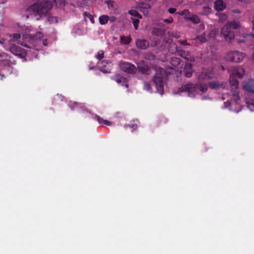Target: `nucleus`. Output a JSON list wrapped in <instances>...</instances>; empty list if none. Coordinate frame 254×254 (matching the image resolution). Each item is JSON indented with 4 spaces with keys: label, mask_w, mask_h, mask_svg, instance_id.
I'll use <instances>...</instances> for the list:
<instances>
[{
    "label": "nucleus",
    "mask_w": 254,
    "mask_h": 254,
    "mask_svg": "<svg viewBox=\"0 0 254 254\" xmlns=\"http://www.w3.org/2000/svg\"><path fill=\"white\" fill-rule=\"evenodd\" d=\"M55 4L57 7L63 8L65 4L64 0H38L36 2L31 5L28 11L32 12L35 19L40 20L45 16Z\"/></svg>",
    "instance_id": "f257e3e1"
},
{
    "label": "nucleus",
    "mask_w": 254,
    "mask_h": 254,
    "mask_svg": "<svg viewBox=\"0 0 254 254\" xmlns=\"http://www.w3.org/2000/svg\"><path fill=\"white\" fill-rule=\"evenodd\" d=\"M166 70L161 67L156 68V74L152 78V81L155 84L157 92L160 95L164 94L163 77L166 76Z\"/></svg>",
    "instance_id": "f03ea898"
},
{
    "label": "nucleus",
    "mask_w": 254,
    "mask_h": 254,
    "mask_svg": "<svg viewBox=\"0 0 254 254\" xmlns=\"http://www.w3.org/2000/svg\"><path fill=\"white\" fill-rule=\"evenodd\" d=\"M240 26V23L237 21L228 22L221 30V36L228 42H231L234 37L233 30L237 29Z\"/></svg>",
    "instance_id": "7ed1b4c3"
},
{
    "label": "nucleus",
    "mask_w": 254,
    "mask_h": 254,
    "mask_svg": "<svg viewBox=\"0 0 254 254\" xmlns=\"http://www.w3.org/2000/svg\"><path fill=\"white\" fill-rule=\"evenodd\" d=\"M244 73V70L242 67H239L234 74L230 76L229 81L231 85V90L233 96L238 97L239 82L236 77L242 78Z\"/></svg>",
    "instance_id": "20e7f679"
},
{
    "label": "nucleus",
    "mask_w": 254,
    "mask_h": 254,
    "mask_svg": "<svg viewBox=\"0 0 254 254\" xmlns=\"http://www.w3.org/2000/svg\"><path fill=\"white\" fill-rule=\"evenodd\" d=\"M198 88H199V90L200 91L206 92L208 89V86L206 84L200 83V82H199V85L197 84L189 83L180 87L179 91L180 92H187L188 93V95L190 96L196 91Z\"/></svg>",
    "instance_id": "39448f33"
},
{
    "label": "nucleus",
    "mask_w": 254,
    "mask_h": 254,
    "mask_svg": "<svg viewBox=\"0 0 254 254\" xmlns=\"http://www.w3.org/2000/svg\"><path fill=\"white\" fill-rule=\"evenodd\" d=\"M245 56L244 53L238 51H231L225 57L226 61L232 62L240 63L243 60Z\"/></svg>",
    "instance_id": "423d86ee"
},
{
    "label": "nucleus",
    "mask_w": 254,
    "mask_h": 254,
    "mask_svg": "<svg viewBox=\"0 0 254 254\" xmlns=\"http://www.w3.org/2000/svg\"><path fill=\"white\" fill-rule=\"evenodd\" d=\"M119 66L122 70L129 74H134L136 71V68L133 64L125 61H121Z\"/></svg>",
    "instance_id": "0eeeda50"
},
{
    "label": "nucleus",
    "mask_w": 254,
    "mask_h": 254,
    "mask_svg": "<svg viewBox=\"0 0 254 254\" xmlns=\"http://www.w3.org/2000/svg\"><path fill=\"white\" fill-rule=\"evenodd\" d=\"M10 51L14 55L20 59H24L27 55V53L24 49L15 45H13L10 47Z\"/></svg>",
    "instance_id": "6e6552de"
},
{
    "label": "nucleus",
    "mask_w": 254,
    "mask_h": 254,
    "mask_svg": "<svg viewBox=\"0 0 254 254\" xmlns=\"http://www.w3.org/2000/svg\"><path fill=\"white\" fill-rule=\"evenodd\" d=\"M111 79L122 86H125L127 88L128 87L127 79L120 74L113 75Z\"/></svg>",
    "instance_id": "1a4fd4ad"
},
{
    "label": "nucleus",
    "mask_w": 254,
    "mask_h": 254,
    "mask_svg": "<svg viewBox=\"0 0 254 254\" xmlns=\"http://www.w3.org/2000/svg\"><path fill=\"white\" fill-rule=\"evenodd\" d=\"M213 77V73L208 69H203L198 77L199 82L202 80H209Z\"/></svg>",
    "instance_id": "9d476101"
},
{
    "label": "nucleus",
    "mask_w": 254,
    "mask_h": 254,
    "mask_svg": "<svg viewBox=\"0 0 254 254\" xmlns=\"http://www.w3.org/2000/svg\"><path fill=\"white\" fill-rule=\"evenodd\" d=\"M170 46L175 50L177 55L180 57L183 58H186L188 56V52H186L184 50L179 49L176 43H172Z\"/></svg>",
    "instance_id": "9b49d317"
},
{
    "label": "nucleus",
    "mask_w": 254,
    "mask_h": 254,
    "mask_svg": "<svg viewBox=\"0 0 254 254\" xmlns=\"http://www.w3.org/2000/svg\"><path fill=\"white\" fill-rule=\"evenodd\" d=\"M136 45L138 48L141 50H145L149 46V42L148 41L144 39H138L136 41Z\"/></svg>",
    "instance_id": "f8f14e48"
},
{
    "label": "nucleus",
    "mask_w": 254,
    "mask_h": 254,
    "mask_svg": "<svg viewBox=\"0 0 254 254\" xmlns=\"http://www.w3.org/2000/svg\"><path fill=\"white\" fill-rule=\"evenodd\" d=\"M186 19L190 21L193 24H198L200 22L199 17L195 14H190V12L186 16Z\"/></svg>",
    "instance_id": "ddd939ff"
},
{
    "label": "nucleus",
    "mask_w": 254,
    "mask_h": 254,
    "mask_svg": "<svg viewBox=\"0 0 254 254\" xmlns=\"http://www.w3.org/2000/svg\"><path fill=\"white\" fill-rule=\"evenodd\" d=\"M184 75L187 77H190L192 74V66L190 64H185L184 70Z\"/></svg>",
    "instance_id": "4468645a"
},
{
    "label": "nucleus",
    "mask_w": 254,
    "mask_h": 254,
    "mask_svg": "<svg viewBox=\"0 0 254 254\" xmlns=\"http://www.w3.org/2000/svg\"><path fill=\"white\" fill-rule=\"evenodd\" d=\"M209 87L214 90L218 89L221 87H224V84L222 83H220L217 81H211L208 84Z\"/></svg>",
    "instance_id": "2eb2a0df"
},
{
    "label": "nucleus",
    "mask_w": 254,
    "mask_h": 254,
    "mask_svg": "<svg viewBox=\"0 0 254 254\" xmlns=\"http://www.w3.org/2000/svg\"><path fill=\"white\" fill-rule=\"evenodd\" d=\"M214 7L217 11H221L224 9L225 5L222 0H216L214 3Z\"/></svg>",
    "instance_id": "dca6fc26"
},
{
    "label": "nucleus",
    "mask_w": 254,
    "mask_h": 254,
    "mask_svg": "<svg viewBox=\"0 0 254 254\" xmlns=\"http://www.w3.org/2000/svg\"><path fill=\"white\" fill-rule=\"evenodd\" d=\"M138 71L142 74H148L149 67L143 64H137Z\"/></svg>",
    "instance_id": "f3484780"
},
{
    "label": "nucleus",
    "mask_w": 254,
    "mask_h": 254,
    "mask_svg": "<svg viewBox=\"0 0 254 254\" xmlns=\"http://www.w3.org/2000/svg\"><path fill=\"white\" fill-rule=\"evenodd\" d=\"M94 119L96 120L99 124L101 125H105L107 126H110L111 123L110 122L104 120L102 118H101L99 116L95 115L94 117Z\"/></svg>",
    "instance_id": "a211bd4d"
},
{
    "label": "nucleus",
    "mask_w": 254,
    "mask_h": 254,
    "mask_svg": "<svg viewBox=\"0 0 254 254\" xmlns=\"http://www.w3.org/2000/svg\"><path fill=\"white\" fill-rule=\"evenodd\" d=\"M181 61V60L180 58L174 57L171 58L170 64L172 66L176 67L180 64Z\"/></svg>",
    "instance_id": "6ab92c4d"
},
{
    "label": "nucleus",
    "mask_w": 254,
    "mask_h": 254,
    "mask_svg": "<svg viewBox=\"0 0 254 254\" xmlns=\"http://www.w3.org/2000/svg\"><path fill=\"white\" fill-rule=\"evenodd\" d=\"M109 16L106 15H103L99 17V23L101 25H104L106 24L109 20Z\"/></svg>",
    "instance_id": "aec40b11"
},
{
    "label": "nucleus",
    "mask_w": 254,
    "mask_h": 254,
    "mask_svg": "<svg viewBox=\"0 0 254 254\" xmlns=\"http://www.w3.org/2000/svg\"><path fill=\"white\" fill-rule=\"evenodd\" d=\"M165 32V30L162 28H154L152 30V33L156 36H161Z\"/></svg>",
    "instance_id": "412c9836"
},
{
    "label": "nucleus",
    "mask_w": 254,
    "mask_h": 254,
    "mask_svg": "<svg viewBox=\"0 0 254 254\" xmlns=\"http://www.w3.org/2000/svg\"><path fill=\"white\" fill-rule=\"evenodd\" d=\"M129 14L132 16H133L135 17H137L138 19H140L142 18V15L136 10L134 9L130 10L128 11Z\"/></svg>",
    "instance_id": "4be33fe9"
},
{
    "label": "nucleus",
    "mask_w": 254,
    "mask_h": 254,
    "mask_svg": "<svg viewBox=\"0 0 254 254\" xmlns=\"http://www.w3.org/2000/svg\"><path fill=\"white\" fill-rule=\"evenodd\" d=\"M121 42L124 44L128 45L129 44L131 41V39L129 37H121Z\"/></svg>",
    "instance_id": "5701e85b"
},
{
    "label": "nucleus",
    "mask_w": 254,
    "mask_h": 254,
    "mask_svg": "<svg viewBox=\"0 0 254 254\" xmlns=\"http://www.w3.org/2000/svg\"><path fill=\"white\" fill-rule=\"evenodd\" d=\"M196 39H198L201 43H205L207 41L205 34L202 33L200 35H198L196 37Z\"/></svg>",
    "instance_id": "b1692460"
},
{
    "label": "nucleus",
    "mask_w": 254,
    "mask_h": 254,
    "mask_svg": "<svg viewBox=\"0 0 254 254\" xmlns=\"http://www.w3.org/2000/svg\"><path fill=\"white\" fill-rule=\"evenodd\" d=\"M85 18H88L92 23H94L93 16L88 12H84L83 13Z\"/></svg>",
    "instance_id": "393cba45"
},
{
    "label": "nucleus",
    "mask_w": 254,
    "mask_h": 254,
    "mask_svg": "<svg viewBox=\"0 0 254 254\" xmlns=\"http://www.w3.org/2000/svg\"><path fill=\"white\" fill-rule=\"evenodd\" d=\"M47 20L50 24L58 22L57 17L56 16H49L47 17Z\"/></svg>",
    "instance_id": "a878e982"
},
{
    "label": "nucleus",
    "mask_w": 254,
    "mask_h": 254,
    "mask_svg": "<svg viewBox=\"0 0 254 254\" xmlns=\"http://www.w3.org/2000/svg\"><path fill=\"white\" fill-rule=\"evenodd\" d=\"M190 13V11L188 9H184L182 11H178L177 12V13L179 14V15H184V18L186 19V16L187 15H188V14H189Z\"/></svg>",
    "instance_id": "bb28decb"
},
{
    "label": "nucleus",
    "mask_w": 254,
    "mask_h": 254,
    "mask_svg": "<svg viewBox=\"0 0 254 254\" xmlns=\"http://www.w3.org/2000/svg\"><path fill=\"white\" fill-rule=\"evenodd\" d=\"M78 105V104L77 103L75 102H70L68 103V106L72 110H74L76 107H77Z\"/></svg>",
    "instance_id": "cd10ccee"
},
{
    "label": "nucleus",
    "mask_w": 254,
    "mask_h": 254,
    "mask_svg": "<svg viewBox=\"0 0 254 254\" xmlns=\"http://www.w3.org/2000/svg\"><path fill=\"white\" fill-rule=\"evenodd\" d=\"M144 89L149 92H152V89L151 85L147 82H144Z\"/></svg>",
    "instance_id": "c85d7f7f"
},
{
    "label": "nucleus",
    "mask_w": 254,
    "mask_h": 254,
    "mask_svg": "<svg viewBox=\"0 0 254 254\" xmlns=\"http://www.w3.org/2000/svg\"><path fill=\"white\" fill-rule=\"evenodd\" d=\"M104 52L103 51H100L98 52V54L96 56V58L99 60H101L104 58Z\"/></svg>",
    "instance_id": "c756f323"
},
{
    "label": "nucleus",
    "mask_w": 254,
    "mask_h": 254,
    "mask_svg": "<svg viewBox=\"0 0 254 254\" xmlns=\"http://www.w3.org/2000/svg\"><path fill=\"white\" fill-rule=\"evenodd\" d=\"M43 37V34L40 32H38L33 36V38L35 40L40 39Z\"/></svg>",
    "instance_id": "7c9ffc66"
},
{
    "label": "nucleus",
    "mask_w": 254,
    "mask_h": 254,
    "mask_svg": "<svg viewBox=\"0 0 254 254\" xmlns=\"http://www.w3.org/2000/svg\"><path fill=\"white\" fill-rule=\"evenodd\" d=\"M139 22V20L138 19H134L133 20V24L134 25V29L137 30L138 28V24Z\"/></svg>",
    "instance_id": "2f4dec72"
},
{
    "label": "nucleus",
    "mask_w": 254,
    "mask_h": 254,
    "mask_svg": "<svg viewBox=\"0 0 254 254\" xmlns=\"http://www.w3.org/2000/svg\"><path fill=\"white\" fill-rule=\"evenodd\" d=\"M163 22L170 24L172 23L173 21V19L172 17H170L168 18L164 19L163 20Z\"/></svg>",
    "instance_id": "473e14b6"
},
{
    "label": "nucleus",
    "mask_w": 254,
    "mask_h": 254,
    "mask_svg": "<svg viewBox=\"0 0 254 254\" xmlns=\"http://www.w3.org/2000/svg\"><path fill=\"white\" fill-rule=\"evenodd\" d=\"M178 42L179 44H180L182 45L183 46H190V43H188L186 40H179Z\"/></svg>",
    "instance_id": "72a5a7b5"
},
{
    "label": "nucleus",
    "mask_w": 254,
    "mask_h": 254,
    "mask_svg": "<svg viewBox=\"0 0 254 254\" xmlns=\"http://www.w3.org/2000/svg\"><path fill=\"white\" fill-rule=\"evenodd\" d=\"M141 7L144 8L148 9L151 7V6L148 3H141Z\"/></svg>",
    "instance_id": "f704fd0d"
},
{
    "label": "nucleus",
    "mask_w": 254,
    "mask_h": 254,
    "mask_svg": "<svg viewBox=\"0 0 254 254\" xmlns=\"http://www.w3.org/2000/svg\"><path fill=\"white\" fill-rule=\"evenodd\" d=\"M168 11L171 14L174 13L176 11V8L170 7L168 9Z\"/></svg>",
    "instance_id": "c9c22d12"
},
{
    "label": "nucleus",
    "mask_w": 254,
    "mask_h": 254,
    "mask_svg": "<svg viewBox=\"0 0 254 254\" xmlns=\"http://www.w3.org/2000/svg\"><path fill=\"white\" fill-rule=\"evenodd\" d=\"M20 35L18 33L14 34L13 35V37L16 40H18L20 38Z\"/></svg>",
    "instance_id": "e433bc0d"
},
{
    "label": "nucleus",
    "mask_w": 254,
    "mask_h": 254,
    "mask_svg": "<svg viewBox=\"0 0 254 254\" xmlns=\"http://www.w3.org/2000/svg\"><path fill=\"white\" fill-rule=\"evenodd\" d=\"M220 18L222 20H226L227 19L226 14L224 13H221L220 15Z\"/></svg>",
    "instance_id": "4c0bfd02"
},
{
    "label": "nucleus",
    "mask_w": 254,
    "mask_h": 254,
    "mask_svg": "<svg viewBox=\"0 0 254 254\" xmlns=\"http://www.w3.org/2000/svg\"><path fill=\"white\" fill-rule=\"evenodd\" d=\"M88 0H78V2L81 5L86 4Z\"/></svg>",
    "instance_id": "58836bf2"
},
{
    "label": "nucleus",
    "mask_w": 254,
    "mask_h": 254,
    "mask_svg": "<svg viewBox=\"0 0 254 254\" xmlns=\"http://www.w3.org/2000/svg\"><path fill=\"white\" fill-rule=\"evenodd\" d=\"M128 126L133 128V129H136L137 127V126L136 124H132L131 126L128 125Z\"/></svg>",
    "instance_id": "ea45409f"
},
{
    "label": "nucleus",
    "mask_w": 254,
    "mask_h": 254,
    "mask_svg": "<svg viewBox=\"0 0 254 254\" xmlns=\"http://www.w3.org/2000/svg\"><path fill=\"white\" fill-rule=\"evenodd\" d=\"M251 21H252V24H253L252 29H253V30L254 31V17L252 18V19Z\"/></svg>",
    "instance_id": "a19ab883"
},
{
    "label": "nucleus",
    "mask_w": 254,
    "mask_h": 254,
    "mask_svg": "<svg viewBox=\"0 0 254 254\" xmlns=\"http://www.w3.org/2000/svg\"><path fill=\"white\" fill-rule=\"evenodd\" d=\"M233 11L236 13H240V11L238 9H236L233 10Z\"/></svg>",
    "instance_id": "79ce46f5"
},
{
    "label": "nucleus",
    "mask_w": 254,
    "mask_h": 254,
    "mask_svg": "<svg viewBox=\"0 0 254 254\" xmlns=\"http://www.w3.org/2000/svg\"><path fill=\"white\" fill-rule=\"evenodd\" d=\"M43 44L45 46H47L48 45V42H47V40H45L43 41Z\"/></svg>",
    "instance_id": "37998d69"
},
{
    "label": "nucleus",
    "mask_w": 254,
    "mask_h": 254,
    "mask_svg": "<svg viewBox=\"0 0 254 254\" xmlns=\"http://www.w3.org/2000/svg\"><path fill=\"white\" fill-rule=\"evenodd\" d=\"M237 42H238V43H242L244 42V40L243 39H242V40L238 39V40H237Z\"/></svg>",
    "instance_id": "c03bdc74"
},
{
    "label": "nucleus",
    "mask_w": 254,
    "mask_h": 254,
    "mask_svg": "<svg viewBox=\"0 0 254 254\" xmlns=\"http://www.w3.org/2000/svg\"><path fill=\"white\" fill-rule=\"evenodd\" d=\"M4 75L0 74V79L2 80L3 78H4Z\"/></svg>",
    "instance_id": "a18cd8bd"
},
{
    "label": "nucleus",
    "mask_w": 254,
    "mask_h": 254,
    "mask_svg": "<svg viewBox=\"0 0 254 254\" xmlns=\"http://www.w3.org/2000/svg\"><path fill=\"white\" fill-rule=\"evenodd\" d=\"M159 43V41L158 40H156L155 42V45H157Z\"/></svg>",
    "instance_id": "49530a36"
},
{
    "label": "nucleus",
    "mask_w": 254,
    "mask_h": 254,
    "mask_svg": "<svg viewBox=\"0 0 254 254\" xmlns=\"http://www.w3.org/2000/svg\"><path fill=\"white\" fill-rule=\"evenodd\" d=\"M250 36L252 37L253 38H254V34H249Z\"/></svg>",
    "instance_id": "de8ad7c7"
},
{
    "label": "nucleus",
    "mask_w": 254,
    "mask_h": 254,
    "mask_svg": "<svg viewBox=\"0 0 254 254\" xmlns=\"http://www.w3.org/2000/svg\"><path fill=\"white\" fill-rule=\"evenodd\" d=\"M221 68H222V69L223 70H225V69H224V67H223V66H221Z\"/></svg>",
    "instance_id": "09e8293b"
},
{
    "label": "nucleus",
    "mask_w": 254,
    "mask_h": 254,
    "mask_svg": "<svg viewBox=\"0 0 254 254\" xmlns=\"http://www.w3.org/2000/svg\"><path fill=\"white\" fill-rule=\"evenodd\" d=\"M89 69H93V67H90V68H89Z\"/></svg>",
    "instance_id": "8fccbe9b"
}]
</instances>
